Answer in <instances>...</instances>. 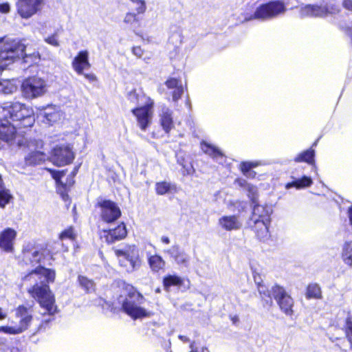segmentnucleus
I'll return each mask as SVG.
<instances>
[{
    "label": "nucleus",
    "mask_w": 352,
    "mask_h": 352,
    "mask_svg": "<svg viewBox=\"0 0 352 352\" xmlns=\"http://www.w3.org/2000/svg\"><path fill=\"white\" fill-rule=\"evenodd\" d=\"M55 272L42 266L37 267L25 276L23 280L30 285L28 292L34 298L43 309L42 314H47L50 318L45 321L48 322L57 311L54 294L48 284L54 282Z\"/></svg>",
    "instance_id": "nucleus-1"
},
{
    "label": "nucleus",
    "mask_w": 352,
    "mask_h": 352,
    "mask_svg": "<svg viewBox=\"0 0 352 352\" xmlns=\"http://www.w3.org/2000/svg\"><path fill=\"white\" fill-rule=\"evenodd\" d=\"M25 45L16 39L0 38V72L22 58L23 63L30 67L41 60L38 52L25 53Z\"/></svg>",
    "instance_id": "nucleus-2"
},
{
    "label": "nucleus",
    "mask_w": 352,
    "mask_h": 352,
    "mask_svg": "<svg viewBox=\"0 0 352 352\" xmlns=\"http://www.w3.org/2000/svg\"><path fill=\"white\" fill-rule=\"evenodd\" d=\"M3 116L7 120L19 122L18 128L31 127L35 121L32 108L19 102H10L2 105Z\"/></svg>",
    "instance_id": "nucleus-3"
},
{
    "label": "nucleus",
    "mask_w": 352,
    "mask_h": 352,
    "mask_svg": "<svg viewBox=\"0 0 352 352\" xmlns=\"http://www.w3.org/2000/svg\"><path fill=\"white\" fill-rule=\"evenodd\" d=\"M144 302V297L131 287L122 303V308L124 312L133 320L149 318L153 313L143 307Z\"/></svg>",
    "instance_id": "nucleus-4"
},
{
    "label": "nucleus",
    "mask_w": 352,
    "mask_h": 352,
    "mask_svg": "<svg viewBox=\"0 0 352 352\" xmlns=\"http://www.w3.org/2000/svg\"><path fill=\"white\" fill-rule=\"evenodd\" d=\"M286 10L284 2L278 0L271 1L257 7L254 14L246 20H270L284 14Z\"/></svg>",
    "instance_id": "nucleus-5"
},
{
    "label": "nucleus",
    "mask_w": 352,
    "mask_h": 352,
    "mask_svg": "<svg viewBox=\"0 0 352 352\" xmlns=\"http://www.w3.org/2000/svg\"><path fill=\"white\" fill-rule=\"evenodd\" d=\"M16 127L17 125L12 124L8 120L0 121V140L10 145H16L19 147L27 145L30 147L23 134V131H18Z\"/></svg>",
    "instance_id": "nucleus-6"
},
{
    "label": "nucleus",
    "mask_w": 352,
    "mask_h": 352,
    "mask_svg": "<svg viewBox=\"0 0 352 352\" xmlns=\"http://www.w3.org/2000/svg\"><path fill=\"white\" fill-rule=\"evenodd\" d=\"M115 254L118 257L120 266L126 272L132 273L140 267L141 261L135 245L128 247L124 250H116Z\"/></svg>",
    "instance_id": "nucleus-7"
},
{
    "label": "nucleus",
    "mask_w": 352,
    "mask_h": 352,
    "mask_svg": "<svg viewBox=\"0 0 352 352\" xmlns=\"http://www.w3.org/2000/svg\"><path fill=\"white\" fill-rule=\"evenodd\" d=\"M47 91L46 81L37 76L25 79L21 84L22 95L26 99H34L42 96Z\"/></svg>",
    "instance_id": "nucleus-8"
},
{
    "label": "nucleus",
    "mask_w": 352,
    "mask_h": 352,
    "mask_svg": "<svg viewBox=\"0 0 352 352\" xmlns=\"http://www.w3.org/2000/svg\"><path fill=\"white\" fill-rule=\"evenodd\" d=\"M154 101L146 98L145 104L132 109L131 112L135 117L137 124L140 129L145 131L152 122L153 116Z\"/></svg>",
    "instance_id": "nucleus-9"
},
{
    "label": "nucleus",
    "mask_w": 352,
    "mask_h": 352,
    "mask_svg": "<svg viewBox=\"0 0 352 352\" xmlns=\"http://www.w3.org/2000/svg\"><path fill=\"white\" fill-rule=\"evenodd\" d=\"M339 11V7L333 3L321 6L308 4L300 8V14L302 17H326Z\"/></svg>",
    "instance_id": "nucleus-10"
},
{
    "label": "nucleus",
    "mask_w": 352,
    "mask_h": 352,
    "mask_svg": "<svg viewBox=\"0 0 352 352\" xmlns=\"http://www.w3.org/2000/svg\"><path fill=\"white\" fill-rule=\"evenodd\" d=\"M272 294L277 304L278 305L280 309L287 316H292L294 311V300L289 295L285 289L278 285H275L272 287Z\"/></svg>",
    "instance_id": "nucleus-11"
},
{
    "label": "nucleus",
    "mask_w": 352,
    "mask_h": 352,
    "mask_svg": "<svg viewBox=\"0 0 352 352\" xmlns=\"http://www.w3.org/2000/svg\"><path fill=\"white\" fill-rule=\"evenodd\" d=\"M44 3L45 0H17L16 8L22 19H28L40 12Z\"/></svg>",
    "instance_id": "nucleus-12"
},
{
    "label": "nucleus",
    "mask_w": 352,
    "mask_h": 352,
    "mask_svg": "<svg viewBox=\"0 0 352 352\" xmlns=\"http://www.w3.org/2000/svg\"><path fill=\"white\" fill-rule=\"evenodd\" d=\"M74 157V153L69 145H61L53 149L51 160L54 165L63 166L72 163Z\"/></svg>",
    "instance_id": "nucleus-13"
},
{
    "label": "nucleus",
    "mask_w": 352,
    "mask_h": 352,
    "mask_svg": "<svg viewBox=\"0 0 352 352\" xmlns=\"http://www.w3.org/2000/svg\"><path fill=\"white\" fill-rule=\"evenodd\" d=\"M32 306L19 305L14 313L15 321H12L21 333L27 330L33 320Z\"/></svg>",
    "instance_id": "nucleus-14"
},
{
    "label": "nucleus",
    "mask_w": 352,
    "mask_h": 352,
    "mask_svg": "<svg viewBox=\"0 0 352 352\" xmlns=\"http://www.w3.org/2000/svg\"><path fill=\"white\" fill-rule=\"evenodd\" d=\"M98 206L100 208L101 219L106 223H112L121 216V210L120 208L112 201H101L98 202Z\"/></svg>",
    "instance_id": "nucleus-15"
},
{
    "label": "nucleus",
    "mask_w": 352,
    "mask_h": 352,
    "mask_svg": "<svg viewBox=\"0 0 352 352\" xmlns=\"http://www.w3.org/2000/svg\"><path fill=\"white\" fill-rule=\"evenodd\" d=\"M43 250L34 247L30 244L27 245L23 250V259L26 263L32 265L38 264L43 258Z\"/></svg>",
    "instance_id": "nucleus-16"
},
{
    "label": "nucleus",
    "mask_w": 352,
    "mask_h": 352,
    "mask_svg": "<svg viewBox=\"0 0 352 352\" xmlns=\"http://www.w3.org/2000/svg\"><path fill=\"white\" fill-rule=\"evenodd\" d=\"M250 199L254 204L252 217L250 221H252L254 219L270 220V215L273 211L272 206L257 204L256 195L252 197Z\"/></svg>",
    "instance_id": "nucleus-17"
},
{
    "label": "nucleus",
    "mask_w": 352,
    "mask_h": 352,
    "mask_svg": "<svg viewBox=\"0 0 352 352\" xmlns=\"http://www.w3.org/2000/svg\"><path fill=\"white\" fill-rule=\"evenodd\" d=\"M16 236V232L8 228L0 233V248L6 252H12L14 250V241Z\"/></svg>",
    "instance_id": "nucleus-18"
},
{
    "label": "nucleus",
    "mask_w": 352,
    "mask_h": 352,
    "mask_svg": "<svg viewBox=\"0 0 352 352\" xmlns=\"http://www.w3.org/2000/svg\"><path fill=\"white\" fill-rule=\"evenodd\" d=\"M72 66L74 70L79 75L83 74L85 69H89L91 65L89 62L88 51H80L73 59Z\"/></svg>",
    "instance_id": "nucleus-19"
},
{
    "label": "nucleus",
    "mask_w": 352,
    "mask_h": 352,
    "mask_svg": "<svg viewBox=\"0 0 352 352\" xmlns=\"http://www.w3.org/2000/svg\"><path fill=\"white\" fill-rule=\"evenodd\" d=\"M160 123L163 130L168 133L174 127L173 120V111L165 104L160 105L159 112Z\"/></svg>",
    "instance_id": "nucleus-20"
},
{
    "label": "nucleus",
    "mask_w": 352,
    "mask_h": 352,
    "mask_svg": "<svg viewBox=\"0 0 352 352\" xmlns=\"http://www.w3.org/2000/svg\"><path fill=\"white\" fill-rule=\"evenodd\" d=\"M104 233L106 241L108 243H113L116 241L124 239L127 234V231L125 224L121 223L113 229H110L108 231L104 230Z\"/></svg>",
    "instance_id": "nucleus-21"
},
{
    "label": "nucleus",
    "mask_w": 352,
    "mask_h": 352,
    "mask_svg": "<svg viewBox=\"0 0 352 352\" xmlns=\"http://www.w3.org/2000/svg\"><path fill=\"white\" fill-rule=\"evenodd\" d=\"M219 225L226 231H232L241 229L242 222L236 215H225L219 218Z\"/></svg>",
    "instance_id": "nucleus-22"
},
{
    "label": "nucleus",
    "mask_w": 352,
    "mask_h": 352,
    "mask_svg": "<svg viewBox=\"0 0 352 352\" xmlns=\"http://www.w3.org/2000/svg\"><path fill=\"white\" fill-rule=\"evenodd\" d=\"M39 116L43 118V122L45 124H53L60 120L62 113L57 107L51 105L42 109Z\"/></svg>",
    "instance_id": "nucleus-23"
},
{
    "label": "nucleus",
    "mask_w": 352,
    "mask_h": 352,
    "mask_svg": "<svg viewBox=\"0 0 352 352\" xmlns=\"http://www.w3.org/2000/svg\"><path fill=\"white\" fill-rule=\"evenodd\" d=\"M251 269L254 282L258 285V291L261 295V297L265 301L267 305L270 306L272 304V300L271 297V294L272 295V289L270 291H269L265 285H262L261 283V278L259 274L257 273L256 270H254L252 267H251Z\"/></svg>",
    "instance_id": "nucleus-24"
},
{
    "label": "nucleus",
    "mask_w": 352,
    "mask_h": 352,
    "mask_svg": "<svg viewBox=\"0 0 352 352\" xmlns=\"http://www.w3.org/2000/svg\"><path fill=\"white\" fill-rule=\"evenodd\" d=\"M252 222V228L258 239L261 241L266 240L269 237L268 226L270 220L254 219Z\"/></svg>",
    "instance_id": "nucleus-25"
},
{
    "label": "nucleus",
    "mask_w": 352,
    "mask_h": 352,
    "mask_svg": "<svg viewBox=\"0 0 352 352\" xmlns=\"http://www.w3.org/2000/svg\"><path fill=\"white\" fill-rule=\"evenodd\" d=\"M292 182H288L285 184V188L289 189L291 188H295L297 190L305 188L312 185V179L306 175H303L301 177H296L294 175H291Z\"/></svg>",
    "instance_id": "nucleus-26"
},
{
    "label": "nucleus",
    "mask_w": 352,
    "mask_h": 352,
    "mask_svg": "<svg viewBox=\"0 0 352 352\" xmlns=\"http://www.w3.org/2000/svg\"><path fill=\"white\" fill-rule=\"evenodd\" d=\"M166 86L168 89H171V94L173 100L177 102L182 96L184 93V87L180 80L177 78L168 79L165 82Z\"/></svg>",
    "instance_id": "nucleus-27"
},
{
    "label": "nucleus",
    "mask_w": 352,
    "mask_h": 352,
    "mask_svg": "<svg viewBox=\"0 0 352 352\" xmlns=\"http://www.w3.org/2000/svg\"><path fill=\"white\" fill-rule=\"evenodd\" d=\"M76 238V232L72 227H69L60 233L58 239L61 242L64 251L68 250L69 243H73Z\"/></svg>",
    "instance_id": "nucleus-28"
},
{
    "label": "nucleus",
    "mask_w": 352,
    "mask_h": 352,
    "mask_svg": "<svg viewBox=\"0 0 352 352\" xmlns=\"http://www.w3.org/2000/svg\"><path fill=\"white\" fill-rule=\"evenodd\" d=\"M264 164L261 161L242 162L239 167L244 176L248 178H254L256 173L255 171L252 170V169Z\"/></svg>",
    "instance_id": "nucleus-29"
},
{
    "label": "nucleus",
    "mask_w": 352,
    "mask_h": 352,
    "mask_svg": "<svg viewBox=\"0 0 352 352\" xmlns=\"http://www.w3.org/2000/svg\"><path fill=\"white\" fill-rule=\"evenodd\" d=\"M201 148L204 153L217 161L223 157L222 152L217 146L206 141L201 142Z\"/></svg>",
    "instance_id": "nucleus-30"
},
{
    "label": "nucleus",
    "mask_w": 352,
    "mask_h": 352,
    "mask_svg": "<svg viewBox=\"0 0 352 352\" xmlns=\"http://www.w3.org/2000/svg\"><path fill=\"white\" fill-rule=\"evenodd\" d=\"M315 150L312 148L307 149L300 153H298L294 159L295 162H306L308 164H311L314 168H316L315 165Z\"/></svg>",
    "instance_id": "nucleus-31"
},
{
    "label": "nucleus",
    "mask_w": 352,
    "mask_h": 352,
    "mask_svg": "<svg viewBox=\"0 0 352 352\" xmlns=\"http://www.w3.org/2000/svg\"><path fill=\"white\" fill-rule=\"evenodd\" d=\"M155 191L159 195H164L169 193H175L177 191L176 184L163 181L155 184Z\"/></svg>",
    "instance_id": "nucleus-32"
},
{
    "label": "nucleus",
    "mask_w": 352,
    "mask_h": 352,
    "mask_svg": "<svg viewBox=\"0 0 352 352\" xmlns=\"http://www.w3.org/2000/svg\"><path fill=\"white\" fill-rule=\"evenodd\" d=\"M146 98H151L146 96L142 91H138L136 89H133L127 94L128 100L134 105H143L146 101Z\"/></svg>",
    "instance_id": "nucleus-33"
},
{
    "label": "nucleus",
    "mask_w": 352,
    "mask_h": 352,
    "mask_svg": "<svg viewBox=\"0 0 352 352\" xmlns=\"http://www.w3.org/2000/svg\"><path fill=\"white\" fill-rule=\"evenodd\" d=\"M17 89L16 81L14 79H0V93L11 94Z\"/></svg>",
    "instance_id": "nucleus-34"
},
{
    "label": "nucleus",
    "mask_w": 352,
    "mask_h": 352,
    "mask_svg": "<svg viewBox=\"0 0 352 352\" xmlns=\"http://www.w3.org/2000/svg\"><path fill=\"white\" fill-rule=\"evenodd\" d=\"M341 258L346 265L352 267V241H346L342 245Z\"/></svg>",
    "instance_id": "nucleus-35"
},
{
    "label": "nucleus",
    "mask_w": 352,
    "mask_h": 352,
    "mask_svg": "<svg viewBox=\"0 0 352 352\" xmlns=\"http://www.w3.org/2000/svg\"><path fill=\"white\" fill-rule=\"evenodd\" d=\"M148 262L152 271L155 272L164 269L166 265L165 261L161 256L157 254L150 256L148 258Z\"/></svg>",
    "instance_id": "nucleus-36"
},
{
    "label": "nucleus",
    "mask_w": 352,
    "mask_h": 352,
    "mask_svg": "<svg viewBox=\"0 0 352 352\" xmlns=\"http://www.w3.org/2000/svg\"><path fill=\"white\" fill-rule=\"evenodd\" d=\"M45 155L41 151H32L25 157V163L28 165H34L45 160Z\"/></svg>",
    "instance_id": "nucleus-37"
},
{
    "label": "nucleus",
    "mask_w": 352,
    "mask_h": 352,
    "mask_svg": "<svg viewBox=\"0 0 352 352\" xmlns=\"http://www.w3.org/2000/svg\"><path fill=\"white\" fill-rule=\"evenodd\" d=\"M12 198L9 190L4 186L1 175H0V207L4 208Z\"/></svg>",
    "instance_id": "nucleus-38"
},
{
    "label": "nucleus",
    "mask_w": 352,
    "mask_h": 352,
    "mask_svg": "<svg viewBox=\"0 0 352 352\" xmlns=\"http://www.w3.org/2000/svg\"><path fill=\"white\" fill-rule=\"evenodd\" d=\"M183 282V279L177 275H168L163 280L164 287L166 290L171 286H180Z\"/></svg>",
    "instance_id": "nucleus-39"
},
{
    "label": "nucleus",
    "mask_w": 352,
    "mask_h": 352,
    "mask_svg": "<svg viewBox=\"0 0 352 352\" xmlns=\"http://www.w3.org/2000/svg\"><path fill=\"white\" fill-rule=\"evenodd\" d=\"M306 296L307 298H320L322 295L321 289L319 285L317 284L309 285L307 287Z\"/></svg>",
    "instance_id": "nucleus-40"
},
{
    "label": "nucleus",
    "mask_w": 352,
    "mask_h": 352,
    "mask_svg": "<svg viewBox=\"0 0 352 352\" xmlns=\"http://www.w3.org/2000/svg\"><path fill=\"white\" fill-rule=\"evenodd\" d=\"M78 281L81 287L87 292H91L94 290V283L91 280L83 276H78Z\"/></svg>",
    "instance_id": "nucleus-41"
},
{
    "label": "nucleus",
    "mask_w": 352,
    "mask_h": 352,
    "mask_svg": "<svg viewBox=\"0 0 352 352\" xmlns=\"http://www.w3.org/2000/svg\"><path fill=\"white\" fill-rule=\"evenodd\" d=\"M134 6V10L138 14H143L146 10V3L144 0H130Z\"/></svg>",
    "instance_id": "nucleus-42"
},
{
    "label": "nucleus",
    "mask_w": 352,
    "mask_h": 352,
    "mask_svg": "<svg viewBox=\"0 0 352 352\" xmlns=\"http://www.w3.org/2000/svg\"><path fill=\"white\" fill-rule=\"evenodd\" d=\"M236 182L238 184L239 186L243 187L248 190V196L250 198H252V197L256 195V188L248 184L245 179H238L236 180Z\"/></svg>",
    "instance_id": "nucleus-43"
},
{
    "label": "nucleus",
    "mask_w": 352,
    "mask_h": 352,
    "mask_svg": "<svg viewBox=\"0 0 352 352\" xmlns=\"http://www.w3.org/2000/svg\"><path fill=\"white\" fill-rule=\"evenodd\" d=\"M174 261L179 265L188 267L190 261V256L184 250L175 258Z\"/></svg>",
    "instance_id": "nucleus-44"
},
{
    "label": "nucleus",
    "mask_w": 352,
    "mask_h": 352,
    "mask_svg": "<svg viewBox=\"0 0 352 352\" xmlns=\"http://www.w3.org/2000/svg\"><path fill=\"white\" fill-rule=\"evenodd\" d=\"M0 333H3L8 335H16L21 333L15 324L12 323V321L11 322L10 325L1 326Z\"/></svg>",
    "instance_id": "nucleus-45"
},
{
    "label": "nucleus",
    "mask_w": 352,
    "mask_h": 352,
    "mask_svg": "<svg viewBox=\"0 0 352 352\" xmlns=\"http://www.w3.org/2000/svg\"><path fill=\"white\" fill-rule=\"evenodd\" d=\"M182 250L179 245L175 244L170 248L164 249L163 252L168 254L174 261Z\"/></svg>",
    "instance_id": "nucleus-46"
},
{
    "label": "nucleus",
    "mask_w": 352,
    "mask_h": 352,
    "mask_svg": "<svg viewBox=\"0 0 352 352\" xmlns=\"http://www.w3.org/2000/svg\"><path fill=\"white\" fill-rule=\"evenodd\" d=\"M59 33H60V30H56L54 32V34L45 37L44 39L45 41L47 43H48L54 47H58L60 45V43L58 41Z\"/></svg>",
    "instance_id": "nucleus-47"
},
{
    "label": "nucleus",
    "mask_w": 352,
    "mask_h": 352,
    "mask_svg": "<svg viewBox=\"0 0 352 352\" xmlns=\"http://www.w3.org/2000/svg\"><path fill=\"white\" fill-rule=\"evenodd\" d=\"M52 175V177L55 179L56 183L58 186H64L66 184H64L61 181L62 177L65 175V170L59 171V170H49Z\"/></svg>",
    "instance_id": "nucleus-48"
},
{
    "label": "nucleus",
    "mask_w": 352,
    "mask_h": 352,
    "mask_svg": "<svg viewBox=\"0 0 352 352\" xmlns=\"http://www.w3.org/2000/svg\"><path fill=\"white\" fill-rule=\"evenodd\" d=\"M345 333L349 341L352 342V320L347 318L345 323Z\"/></svg>",
    "instance_id": "nucleus-49"
},
{
    "label": "nucleus",
    "mask_w": 352,
    "mask_h": 352,
    "mask_svg": "<svg viewBox=\"0 0 352 352\" xmlns=\"http://www.w3.org/2000/svg\"><path fill=\"white\" fill-rule=\"evenodd\" d=\"M137 15L138 14L135 12H127L124 16V22L126 24H133V23L138 21Z\"/></svg>",
    "instance_id": "nucleus-50"
},
{
    "label": "nucleus",
    "mask_w": 352,
    "mask_h": 352,
    "mask_svg": "<svg viewBox=\"0 0 352 352\" xmlns=\"http://www.w3.org/2000/svg\"><path fill=\"white\" fill-rule=\"evenodd\" d=\"M10 11V6L8 2L0 4V12L1 13H8Z\"/></svg>",
    "instance_id": "nucleus-51"
},
{
    "label": "nucleus",
    "mask_w": 352,
    "mask_h": 352,
    "mask_svg": "<svg viewBox=\"0 0 352 352\" xmlns=\"http://www.w3.org/2000/svg\"><path fill=\"white\" fill-rule=\"evenodd\" d=\"M133 54L138 58H140L143 54V50L140 47H134L132 49Z\"/></svg>",
    "instance_id": "nucleus-52"
},
{
    "label": "nucleus",
    "mask_w": 352,
    "mask_h": 352,
    "mask_svg": "<svg viewBox=\"0 0 352 352\" xmlns=\"http://www.w3.org/2000/svg\"><path fill=\"white\" fill-rule=\"evenodd\" d=\"M342 6L346 10L352 12V0H343Z\"/></svg>",
    "instance_id": "nucleus-53"
},
{
    "label": "nucleus",
    "mask_w": 352,
    "mask_h": 352,
    "mask_svg": "<svg viewBox=\"0 0 352 352\" xmlns=\"http://www.w3.org/2000/svg\"><path fill=\"white\" fill-rule=\"evenodd\" d=\"M85 78L87 79L90 82H94L96 80V76L94 74H83Z\"/></svg>",
    "instance_id": "nucleus-54"
},
{
    "label": "nucleus",
    "mask_w": 352,
    "mask_h": 352,
    "mask_svg": "<svg viewBox=\"0 0 352 352\" xmlns=\"http://www.w3.org/2000/svg\"><path fill=\"white\" fill-rule=\"evenodd\" d=\"M7 317V312L3 311L2 308L0 307V320H3ZM3 343L2 340L0 338V345Z\"/></svg>",
    "instance_id": "nucleus-55"
},
{
    "label": "nucleus",
    "mask_w": 352,
    "mask_h": 352,
    "mask_svg": "<svg viewBox=\"0 0 352 352\" xmlns=\"http://www.w3.org/2000/svg\"><path fill=\"white\" fill-rule=\"evenodd\" d=\"M78 167H76L74 168V170H73V172L72 173V179L69 182V185L71 186L74 183V180H73V177L75 176V175L76 174V173L78 172Z\"/></svg>",
    "instance_id": "nucleus-56"
},
{
    "label": "nucleus",
    "mask_w": 352,
    "mask_h": 352,
    "mask_svg": "<svg viewBox=\"0 0 352 352\" xmlns=\"http://www.w3.org/2000/svg\"><path fill=\"white\" fill-rule=\"evenodd\" d=\"M161 241H162V243L166 244V245L169 244L170 242V239L166 236H162L161 237Z\"/></svg>",
    "instance_id": "nucleus-57"
},
{
    "label": "nucleus",
    "mask_w": 352,
    "mask_h": 352,
    "mask_svg": "<svg viewBox=\"0 0 352 352\" xmlns=\"http://www.w3.org/2000/svg\"><path fill=\"white\" fill-rule=\"evenodd\" d=\"M178 338L183 342H190V339L188 337L185 336L179 335L178 336Z\"/></svg>",
    "instance_id": "nucleus-58"
},
{
    "label": "nucleus",
    "mask_w": 352,
    "mask_h": 352,
    "mask_svg": "<svg viewBox=\"0 0 352 352\" xmlns=\"http://www.w3.org/2000/svg\"><path fill=\"white\" fill-rule=\"evenodd\" d=\"M348 214H349V222L352 226V206L350 208H349Z\"/></svg>",
    "instance_id": "nucleus-59"
},
{
    "label": "nucleus",
    "mask_w": 352,
    "mask_h": 352,
    "mask_svg": "<svg viewBox=\"0 0 352 352\" xmlns=\"http://www.w3.org/2000/svg\"><path fill=\"white\" fill-rule=\"evenodd\" d=\"M190 349H191L190 352H197V349H195V342L190 343Z\"/></svg>",
    "instance_id": "nucleus-60"
},
{
    "label": "nucleus",
    "mask_w": 352,
    "mask_h": 352,
    "mask_svg": "<svg viewBox=\"0 0 352 352\" xmlns=\"http://www.w3.org/2000/svg\"><path fill=\"white\" fill-rule=\"evenodd\" d=\"M232 320H233V322L235 323L236 321L237 320V318H232Z\"/></svg>",
    "instance_id": "nucleus-61"
},
{
    "label": "nucleus",
    "mask_w": 352,
    "mask_h": 352,
    "mask_svg": "<svg viewBox=\"0 0 352 352\" xmlns=\"http://www.w3.org/2000/svg\"><path fill=\"white\" fill-rule=\"evenodd\" d=\"M11 352H19V351L16 349H14V350H12Z\"/></svg>",
    "instance_id": "nucleus-62"
},
{
    "label": "nucleus",
    "mask_w": 352,
    "mask_h": 352,
    "mask_svg": "<svg viewBox=\"0 0 352 352\" xmlns=\"http://www.w3.org/2000/svg\"><path fill=\"white\" fill-rule=\"evenodd\" d=\"M243 204L242 206V208H245V204L243 203H241Z\"/></svg>",
    "instance_id": "nucleus-63"
}]
</instances>
